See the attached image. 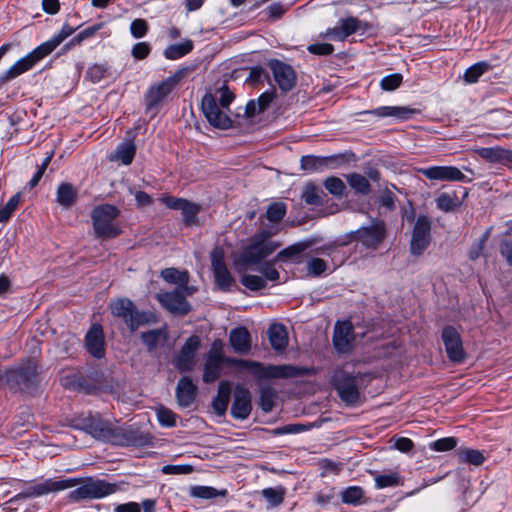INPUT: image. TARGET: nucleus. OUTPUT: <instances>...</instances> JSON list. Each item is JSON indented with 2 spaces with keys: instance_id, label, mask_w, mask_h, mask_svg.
Returning <instances> with one entry per match:
<instances>
[{
  "instance_id": "nucleus-1",
  "label": "nucleus",
  "mask_w": 512,
  "mask_h": 512,
  "mask_svg": "<svg viewBox=\"0 0 512 512\" xmlns=\"http://www.w3.org/2000/svg\"><path fill=\"white\" fill-rule=\"evenodd\" d=\"M223 364L237 366L249 371L257 379H288L312 375L313 368L294 366L291 364L283 365H264L257 361L237 359L223 355L222 341L216 339L211 345V349L206 354L203 381L212 383L217 380L222 371Z\"/></svg>"
},
{
  "instance_id": "nucleus-2",
  "label": "nucleus",
  "mask_w": 512,
  "mask_h": 512,
  "mask_svg": "<svg viewBox=\"0 0 512 512\" xmlns=\"http://www.w3.org/2000/svg\"><path fill=\"white\" fill-rule=\"evenodd\" d=\"M77 485L79 486L68 494V499L71 502L77 503L85 500L102 499L119 490V486L116 483H110L105 479L88 477L84 480L81 478L55 480L49 478L41 483L27 487L25 490L15 495L11 501L37 498L49 493L63 491Z\"/></svg>"
},
{
  "instance_id": "nucleus-3",
  "label": "nucleus",
  "mask_w": 512,
  "mask_h": 512,
  "mask_svg": "<svg viewBox=\"0 0 512 512\" xmlns=\"http://www.w3.org/2000/svg\"><path fill=\"white\" fill-rule=\"evenodd\" d=\"M119 209L111 204L96 206L91 212V220L96 237L112 239L121 234V229L115 222Z\"/></svg>"
},
{
  "instance_id": "nucleus-4",
  "label": "nucleus",
  "mask_w": 512,
  "mask_h": 512,
  "mask_svg": "<svg viewBox=\"0 0 512 512\" xmlns=\"http://www.w3.org/2000/svg\"><path fill=\"white\" fill-rule=\"evenodd\" d=\"M110 308L112 314L121 318L131 332L136 331L140 326L156 322V316L152 312L139 311L127 298L112 301Z\"/></svg>"
},
{
  "instance_id": "nucleus-5",
  "label": "nucleus",
  "mask_w": 512,
  "mask_h": 512,
  "mask_svg": "<svg viewBox=\"0 0 512 512\" xmlns=\"http://www.w3.org/2000/svg\"><path fill=\"white\" fill-rule=\"evenodd\" d=\"M270 237L271 233L266 230L255 235L252 243L241 254L242 263L245 265L260 264L262 260L270 256L280 245L273 241H267Z\"/></svg>"
},
{
  "instance_id": "nucleus-6",
  "label": "nucleus",
  "mask_w": 512,
  "mask_h": 512,
  "mask_svg": "<svg viewBox=\"0 0 512 512\" xmlns=\"http://www.w3.org/2000/svg\"><path fill=\"white\" fill-rule=\"evenodd\" d=\"M78 427L90 434L93 438L115 445L118 426L101 418L99 414H89L81 418Z\"/></svg>"
},
{
  "instance_id": "nucleus-7",
  "label": "nucleus",
  "mask_w": 512,
  "mask_h": 512,
  "mask_svg": "<svg viewBox=\"0 0 512 512\" xmlns=\"http://www.w3.org/2000/svg\"><path fill=\"white\" fill-rule=\"evenodd\" d=\"M332 384L340 399L347 406H354L360 398L357 386V377L344 370L336 371L332 378Z\"/></svg>"
},
{
  "instance_id": "nucleus-8",
  "label": "nucleus",
  "mask_w": 512,
  "mask_h": 512,
  "mask_svg": "<svg viewBox=\"0 0 512 512\" xmlns=\"http://www.w3.org/2000/svg\"><path fill=\"white\" fill-rule=\"evenodd\" d=\"M181 76L177 72L163 81L151 86L145 95L146 112L152 116L156 115L158 107L173 91Z\"/></svg>"
},
{
  "instance_id": "nucleus-9",
  "label": "nucleus",
  "mask_w": 512,
  "mask_h": 512,
  "mask_svg": "<svg viewBox=\"0 0 512 512\" xmlns=\"http://www.w3.org/2000/svg\"><path fill=\"white\" fill-rule=\"evenodd\" d=\"M49 54L44 49V47L40 44L35 49H33L30 53L19 59L16 63H14L9 69L4 71L0 75V84H5L19 75L25 73L32 69L40 60L48 56Z\"/></svg>"
},
{
  "instance_id": "nucleus-10",
  "label": "nucleus",
  "mask_w": 512,
  "mask_h": 512,
  "mask_svg": "<svg viewBox=\"0 0 512 512\" xmlns=\"http://www.w3.org/2000/svg\"><path fill=\"white\" fill-rule=\"evenodd\" d=\"M202 112L209 124L217 129L226 130L232 126V120L224 108L220 107L217 98L211 93L203 96L201 102Z\"/></svg>"
},
{
  "instance_id": "nucleus-11",
  "label": "nucleus",
  "mask_w": 512,
  "mask_h": 512,
  "mask_svg": "<svg viewBox=\"0 0 512 512\" xmlns=\"http://www.w3.org/2000/svg\"><path fill=\"white\" fill-rule=\"evenodd\" d=\"M201 347V339L197 335L190 336L174 356L173 366L180 372L186 373L193 370L196 365L197 352Z\"/></svg>"
},
{
  "instance_id": "nucleus-12",
  "label": "nucleus",
  "mask_w": 512,
  "mask_h": 512,
  "mask_svg": "<svg viewBox=\"0 0 512 512\" xmlns=\"http://www.w3.org/2000/svg\"><path fill=\"white\" fill-rule=\"evenodd\" d=\"M441 339L449 361L454 364H463L466 361L467 354L463 348L459 331L455 327L447 325L442 329Z\"/></svg>"
},
{
  "instance_id": "nucleus-13",
  "label": "nucleus",
  "mask_w": 512,
  "mask_h": 512,
  "mask_svg": "<svg viewBox=\"0 0 512 512\" xmlns=\"http://www.w3.org/2000/svg\"><path fill=\"white\" fill-rule=\"evenodd\" d=\"M210 258L215 284L224 292L231 291L235 286V280L226 266L223 250L221 248L213 249Z\"/></svg>"
},
{
  "instance_id": "nucleus-14",
  "label": "nucleus",
  "mask_w": 512,
  "mask_h": 512,
  "mask_svg": "<svg viewBox=\"0 0 512 512\" xmlns=\"http://www.w3.org/2000/svg\"><path fill=\"white\" fill-rule=\"evenodd\" d=\"M272 72L273 78L283 93L291 91L297 82V75L294 68L276 58L269 59L267 62Z\"/></svg>"
},
{
  "instance_id": "nucleus-15",
  "label": "nucleus",
  "mask_w": 512,
  "mask_h": 512,
  "mask_svg": "<svg viewBox=\"0 0 512 512\" xmlns=\"http://www.w3.org/2000/svg\"><path fill=\"white\" fill-rule=\"evenodd\" d=\"M156 299L173 315L185 316L192 310L190 303L186 300L185 294L180 288H175L170 292L157 293Z\"/></svg>"
},
{
  "instance_id": "nucleus-16",
  "label": "nucleus",
  "mask_w": 512,
  "mask_h": 512,
  "mask_svg": "<svg viewBox=\"0 0 512 512\" xmlns=\"http://www.w3.org/2000/svg\"><path fill=\"white\" fill-rule=\"evenodd\" d=\"M153 437L150 433L142 431L133 425L118 426L115 445L143 447L152 444Z\"/></svg>"
},
{
  "instance_id": "nucleus-17",
  "label": "nucleus",
  "mask_w": 512,
  "mask_h": 512,
  "mask_svg": "<svg viewBox=\"0 0 512 512\" xmlns=\"http://www.w3.org/2000/svg\"><path fill=\"white\" fill-rule=\"evenodd\" d=\"M386 235L385 223L381 220L371 226L362 227L353 232V237L367 249L376 250Z\"/></svg>"
},
{
  "instance_id": "nucleus-18",
  "label": "nucleus",
  "mask_w": 512,
  "mask_h": 512,
  "mask_svg": "<svg viewBox=\"0 0 512 512\" xmlns=\"http://www.w3.org/2000/svg\"><path fill=\"white\" fill-rule=\"evenodd\" d=\"M418 173L430 180L470 183L472 180L455 166H430L419 168Z\"/></svg>"
},
{
  "instance_id": "nucleus-19",
  "label": "nucleus",
  "mask_w": 512,
  "mask_h": 512,
  "mask_svg": "<svg viewBox=\"0 0 512 512\" xmlns=\"http://www.w3.org/2000/svg\"><path fill=\"white\" fill-rule=\"evenodd\" d=\"M468 194V189L462 186H458L450 191L441 192L435 198L436 207L444 213L453 212L461 207Z\"/></svg>"
},
{
  "instance_id": "nucleus-20",
  "label": "nucleus",
  "mask_w": 512,
  "mask_h": 512,
  "mask_svg": "<svg viewBox=\"0 0 512 512\" xmlns=\"http://www.w3.org/2000/svg\"><path fill=\"white\" fill-rule=\"evenodd\" d=\"M342 160L343 157L341 155H306L301 157L300 164L302 170L313 173L336 168Z\"/></svg>"
},
{
  "instance_id": "nucleus-21",
  "label": "nucleus",
  "mask_w": 512,
  "mask_h": 512,
  "mask_svg": "<svg viewBox=\"0 0 512 512\" xmlns=\"http://www.w3.org/2000/svg\"><path fill=\"white\" fill-rule=\"evenodd\" d=\"M252 410L251 393L241 385H238L234 391V399L231 406V415L235 419L245 420L249 417Z\"/></svg>"
},
{
  "instance_id": "nucleus-22",
  "label": "nucleus",
  "mask_w": 512,
  "mask_h": 512,
  "mask_svg": "<svg viewBox=\"0 0 512 512\" xmlns=\"http://www.w3.org/2000/svg\"><path fill=\"white\" fill-rule=\"evenodd\" d=\"M85 347L94 358L105 356V336L100 324H93L85 335Z\"/></svg>"
},
{
  "instance_id": "nucleus-23",
  "label": "nucleus",
  "mask_w": 512,
  "mask_h": 512,
  "mask_svg": "<svg viewBox=\"0 0 512 512\" xmlns=\"http://www.w3.org/2000/svg\"><path fill=\"white\" fill-rule=\"evenodd\" d=\"M354 342V329L350 322H337L333 332V345L339 353L351 351Z\"/></svg>"
},
{
  "instance_id": "nucleus-24",
  "label": "nucleus",
  "mask_w": 512,
  "mask_h": 512,
  "mask_svg": "<svg viewBox=\"0 0 512 512\" xmlns=\"http://www.w3.org/2000/svg\"><path fill=\"white\" fill-rule=\"evenodd\" d=\"M175 396L178 405L182 408L190 407L193 404L197 396V386L190 377L184 376L179 379Z\"/></svg>"
},
{
  "instance_id": "nucleus-25",
  "label": "nucleus",
  "mask_w": 512,
  "mask_h": 512,
  "mask_svg": "<svg viewBox=\"0 0 512 512\" xmlns=\"http://www.w3.org/2000/svg\"><path fill=\"white\" fill-rule=\"evenodd\" d=\"M479 157L487 162L501 165L512 164V150L501 146L482 147L476 150Z\"/></svg>"
},
{
  "instance_id": "nucleus-26",
  "label": "nucleus",
  "mask_w": 512,
  "mask_h": 512,
  "mask_svg": "<svg viewBox=\"0 0 512 512\" xmlns=\"http://www.w3.org/2000/svg\"><path fill=\"white\" fill-rule=\"evenodd\" d=\"M35 378L36 366L33 363H28L7 373L8 382H15L25 388H30L34 384Z\"/></svg>"
},
{
  "instance_id": "nucleus-27",
  "label": "nucleus",
  "mask_w": 512,
  "mask_h": 512,
  "mask_svg": "<svg viewBox=\"0 0 512 512\" xmlns=\"http://www.w3.org/2000/svg\"><path fill=\"white\" fill-rule=\"evenodd\" d=\"M229 342L236 353L247 354L251 349V336L244 326L234 328L230 331Z\"/></svg>"
},
{
  "instance_id": "nucleus-28",
  "label": "nucleus",
  "mask_w": 512,
  "mask_h": 512,
  "mask_svg": "<svg viewBox=\"0 0 512 512\" xmlns=\"http://www.w3.org/2000/svg\"><path fill=\"white\" fill-rule=\"evenodd\" d=\"M269 342L276 351H283L288 345V333L283 324L274 323L267 331Z\"/></svg>"
},
{
  "instance_id": "nucleus-29",
  "label": "nucleus",
  "mask_w": 512,
  "mask_h": 512,
  "mask_svg": "<svg viewBox=\"0 0 512 512\" xmlns=\"http://www.w3.org/2000/svg\"><path fill=\"white\" fill-rule=\"evenodd\" d=\"M77 188L68 182L61 183L56 191V202L64 209L71 208L77 201Z\"/></svg>"
},
{
  "instance_id": "nucleus-30",
  "label": "nucleus",
  "mask_w": 512,
  "mask_h": 512,
  "mask_svg": "<svg viewBox=\"0 0 512 512\" xmlns=\"http://www.w3.org/2000/svg\"><path fill=\"white\" fill-rule=\"evenodd\" d=\"M414 109L401 106H381L368 111L369 114L380 118L393 117L398 120L409 119L414 114Z\"/></svg>"
},
{
  "instance_id": "nucleus-31",
  "label": "nucleus",
  "mask_w": 512,
  "mask_h": 512,
  "mask_svg": "<svg viewBox=\"0 0 512 512\" xmlns=\"http://www.w3.org/2000/svg\"><path fill=\"white\" fill-rule=\"evenodd\" d=\"M314 245L313 239H305L302 241H299L297 243H294L285 249L278 252V254L275 257V261L279 262H287L289 260H294L296 257H298L301 253L306 251L307 249L311 248Z\"/></svg>"
},
{
  "instance_id": "nucleus-32",
  "label": "nucleus",
  "mask_w": 512,
  "mask_h": 512,
  "mask_svg": "<svg viewBox=\"0 0 512 512\" xmlns=\"http://www.w3.org/2000/svg\"><path fill=\"white\" fill-rule=\"evenodd\" d=\"M136 153V145L132 140L121 142L115 151L110 154V161H120L124 165L132 163Z\"/></svg>"
},
{
  "instance_id": "nucleus-33",
  "label": "nucleus",
  "mask_w": 512,
  "mask_h": 512,
  "mask_svg": "<svg viewBox=\"0 0 512 512\" xmlns=\"http://www.w3.org/2000/svg\"><path fill=\"white\" fill-rule=\"evenodd\" d=\"M231 395V384L228 381H221L218 392L213 399L212 406L217 415H224L227 411Z\"/></svg>"
},
{
  "instance_id": "nucleus-34",
  "label": "nucleus",
  "mask_w": 512,
  "mask_h": 512,
  "mask_svg": "<svg viewBox=\"0 0 512 512\" xmlns=\"http://www.w3.org/2000/svg\"><path fill=\"white\" fill-rule=\"evenodd\" d=\"M431 228L432 219L418 215V255L426 250L432 241Z\"/></svg>"
},
{
  "instance_id": "nucleus-35",
  "label": "nucleus",
  "mask_w": 512,
  "mask_h": 512,
  "mask_svg": "<svg viewBox=\"0 0 512 512\" xmlns=\"http://www.w3.org/2000/svg\"><path fill=\"white\" fill-rule=\"evenodd\" d=\"M194 48V43L190 39H186L182 43L171 44L163 52L168 60H177L189 54Z\"/></svg>"
},
{
  "instance_id": "nucleus-36",
  "label": "nucleus",
  "mask_w": 512,
  "mask_h": 512,
  "mask_svg": "<svg viewBox=\"0 0 512 512\" xmlns=\"http://www.w3.org/2000/svg\"><path fill=\"white\" fill-rule=\"evenodd\" d=\"M74 31L75 28L65 23L59 33L55 34L49 40L43 42L41 45L44 47L48 54H51L66 38L71 36Z\"/></svg>"
},
{
  "instance_id": "nucleus-37",
  "label": "nucleus",
  "mask_w": 512,
  "mask_h": 512,
  "mask_svg": "<svg viewBox=\"0 0 512 512\" xmlns=\"http://www.w3.org/2000/svg\"><path fill=\"white\" fill-rule=\"evenodd\" d=\"M259 393L260 408L266 413L271 412L275 406V400L277 397L276 390L270 385H262Z\"/></svg>"
},
{
  "instance_id": "nucleus-38",
  "label": "nucleus",
  "mask_w": 512,
  "mask_h": 512,
  "mask_svg": "<svg viewBox=\"0 0 512 512\" xmlns=\"http://www.w3.org/2000/svg\"><path fill=\"white\" fill-rule=\"evenodd\" d=\"M456 454L462 463L471 464L474 466H480L484 463L485 457L483 453L476 449L471 448H459Z\"/></svg>"
},
{
  "instance_id": "nucleus-39",
  "label": "nucleus",
  "mask_w": 512,
  "mask_h": 512,
  "mask_svg": "<svg viewBox=\"0 0 512 512\" xmlns=\"http://www.w3.org/2000/svg\"><path fill=\"white\" fill-rule=\"evenodd\" d=\"M226 495V489L218 490L211 486L196 485L190 489V496L200 499H214L219 496L225 497Z\"/></svg>"
},
{
  "instance_id": "nucleus-40",
  "label": "nucleus",
  "mask_w": 512,
  "mask_h": 512,
  "mask_svg": "<svg viewBox=\"0 0 512 512\" xmlns=\"http://www.w3.org/2000/svg\"><path fill=\"white\" fill-rule=\"evenodd\" d=\"M346 179L355 193L361 195H368L370 193L371 185L365 176L358 173H351L346 176Z\"/></svg>"
},
{
  "instance_id": "nucleus-41",
  "label": "nucleus",
  "mask_w": 512,
  "mask_h": 512,
  "mask_svg": "<svg viewBox=\"0 0 512 512\" xmlns=\"http://www.w3.org/2000/svg\"><path fill=\"white\" fill-rule=\"evenodd\" d=\"M161 277L168 283L185 286L189 283V274L187 271H179L176 268H166L161 271Z\"/></svg>"
},
{
  "instance_id": "nucleus-42",
  "label": "nucleus",
  "mask_w": 512,
  "mask_h": 512,
  "mask_svg": "<svg viewBox=\"0 0 512 512\" xmlns=\"http://www.w3.org/2000/svg\"><path fill=\"white\" fill-rule=\"evenodd\" d=\"M490 68L491 65L486 61L477 62L466 69L463 79L468 84L476 83Z\"/></svg>"
},
{
  "instance_id": "nucleus-43",
  "label": "nucleus",
  "mask_w": 512,
  "mask_h": 512,
  "mask_svg": "<svg viewBox=\"0 0 512 512\" xmlns=\"http://www.w3.org/2000/svg\"><path fill=\"white\" fill-rule=\"evenodd\" d=\"M200 210V205L185 199L183 205L180 207V211L182 213L183 221L186 226H192L197 223V215L200 212Z\"/></svg>"
},
{
  "instance_id": "nucleus-44",
  "label": "nucleus",
  "mask_w": 512,
  "mask_h": 512,
  "mask_svg": "<svg viewBox=\"0 0 512 512\" xmlns=\"http://www.w3.org/2000/svg\"><path fill=\"white\" fill-rule=\"evenodd\" d=\"M338 24L343 41L352 34L359 32L360 28L362 27L361 21L353 16L340 19Z\"/></svg>"
},
{
  "instance_id": "nucleus-45",
  "label": "nucleus",
  "mask_w": 512,
  "mask_h": 512,
  "mask_svg": "<svg viewBox=\"0 0 512 512\" xmlns=\"http://www.w3.org/2000/svg\"><path fill=\"white\" fill-rule=\"evenodd\" d=\"M285 488L278 487H269L262 490L261 494L264 499L269 503L270 507H277L283 503L285 497Z\"/></svg>"
},
{
  "instance_id": "nucleus-46",
  "label": "nucleus",
  "mask_w": 512,
  "mask_h": 512,
  "mask_svg": "<svg viewBox=\"0 0 512 512\" xmlns=\"http://www.w3.org/2000/svg\"><path fill=\"white\" fill-rule=\"evenodd\" d=\"M364 491L359 486H350L341 492V500L345 504L358 506L362 504Z\"/></svg>"
},
{
  "instance_id": "nucleus-47",
  "label": "nucleus",
  "mask_w": 512,
  "mask_h": 512,
  "mask_svg": "<svg viewBox=\"0 0 512 512\" xmlns=\"http://www.w3.org/2000/svg\"><path fill=\"white\" fill-rule=\"evenodd\" d=\"M322 195L323 191L320 188L308 183L302 194V199L308 205L319 206L323 203Z\"/></svg>"
},
{
  "instance_id": "nucleus-48",
  "label": "nucleus",
  "mask_w": 512,
  "mask_h": 512,
  "mask_svg": "<svg viewBox=\"0 0 512 512\" xmlns=\"http://www.w3.org/2000/svg\"><path fill=\"white\" fill-rule=\"evenodd\" d=\"M375 486L378 489L394 487L401 484V477L396 472L375 475Z\"/></svg>"
},
{
  "instance_id": "nucleus-49",
  "label": "nucleus",
  "mask_w": 512,
  "mask_h": 512,
  "mask_svg": "<svg viewBox=\"0 0 512 512\" xmlns=\"http://www.w3.org/2000/svg\"><path fill=\"white\" fill-rule=\"evenodd\" d=\"M161 337H165L162 329H154L141 333V339L148 351H153L159 344Z\"/></svg>"
},
{
  "instance_id": "nucleus-50",
  "label": "nucleus",
  "mask_w": 512,
  "mask_h": 512,
  "mask_svg": "<svg viewBox=\"0 0 512 512\" xmlns=\"http://www.w3.org/2000/svg\"><path fill=\"white\" fill-rule=\"evenodd\" d=\"M21 200V196L19 193L13 195L5 205L0 206V223H6L15 210L17 209Z\"/></svg>"
},
{
  "instance_id": "nucleus-51",
  "label": "nucleus",
  "mask_w": 512,
  "mask_h": 512,
  "mask_svg": "<svg viewBox=\"0 0 512 512\" xmlns=\"http://www.w3.org/2000/svg\"><path fill=\"white\" fill-rule=\"evenodd\" d=\"M241 284L251 291H260L267 286L264 278L257 275L244 274L240 278Z\"/></svg>"
},
{
  "instance_id": "nucleus-52",
  "label": "nucleus",
  "mask_w": 512,
  "mask_h": 512,
  "mask_svg": "<svg viewBox=\"0 0 512 512\" xmlns=\"http://www.w3.org/2000/svg\"><path fill=\"white\" fill-rule=\"evenodd\" d=\"M278 261H275V258L270 261H265L263 263H260V266L258 267V271L263 275L262 278L265 279V281H272L276 282L279 280L280 274L278 270L275 268V264Z\"/></svg>"
},
{
  "instance_id": "nucleus-53",
  "label": "nucleus",
  "mask_w": 512,
  "mask_h": 512,
  "mask_svg": "<svg viewBox=\"0 0 512 512\" xmlns=\"http://www.w3.org/2000/svg\"><path fill=\"white\" fill-rule=\"evenodd\" d=\"M323 184L326 190L335 197H342L346 189L345 183L335 176L326 178Z\"/></svg>"
},
{
  "instance_id": "nucleus-54",
  "label": "nucleus",
  "mask_w": 512,
  "mask_h": 512,
  "mask_svg": "<svg viewBox=\"0 0 512 512\" xmlns=\"http://www.w3.org/2000/svg\"><path fill=\"white\" fill-rule=\"evenodd\" d=\"M157 419L161 426L163 427H174L176 426V417L177 415L170 409L160 406L156 410Z\"/></svg>"
},
{
  "instance_id": "nucleus-55",
  "label": "nucleus",
  "mask_w": 512,
  "mask_h": 512,
  "mask_svg": "<svg viewBox=\"0 0 512 512\" xmlns=\"http://www.w3.org/2000/svg\"><path fill=\"white\" fill-rule=\"evenodd\" d=\"M109 75L110 73L108 67L103 64H94L89 67L86 72L87 78L90 79L93 83H99Z\"/></svg>"
},
{
  "instance_id": "nucleus-56",
  "label": "nucleus",
  "mask_w": 512,
  "mask_h": 512,
  "mask_svg": "<svg viewBox=\"0 0 512 512\" xmlns=\"http://www.w3.org/2000/svg\"><path fill=\"white\" fill-rule=\"evenodd\" d=\"M286 214V205L282 202H275L268 206L266 217L271 222H280Z\"/></svg>"
},
{
  "instance_id": "nucleus-57",
  "label": "nucleus",
  "mask_w": 512,
  "mask_h": 512,
  "mask_svg": "<svg viewBox=\"0 0 512 512\" xmlns=\"http://www.w3.org/2000/svg\"><path fill=\"white\" fill-rule=\"evenodd\" d=\"M306 269L308 275L318 277L328 269V265L327 262L321 258H312L307 261Z\"/></svg>"
},
{
  "instance_id": "nucleus-58",
  "label": "nucleus",
  "mask_w": 512,
  "mask_h": 512,
  "mask_svg": "<svg viewBox=\"0 0 512 512\" xmlns=\"http://www.w3.org/2000/svg\"><path fill=\"white\" fill-rule=\"evenodd\" d=\"M458 440L455 437H445L438 439L436 441H433L429 444V447L432 450L438 451V452H445L450 451L454 449L457 446Z\"/></svg>"
},
{
  "instance_id": "nucleus-59",
  "label": "nucleus",
  "mask_w": 512,
  "mask_h": 512,
  "mask_svg": "<svg viewBox=\"0 0 512 512\" xmlns=\"http://www.w3.org/2000/svg\"><path fill=\"white\" fill-rule=\"evenodd\" d=\"M403 80L400 73H394L383 77L380 81V87L384 91H394L397 89Z\"/></svg>"
},
{
  "instance_id": "nucleus-60",
  "label": "nucleus",
  "mask_w": 512,
  "mask_h": 512,
  "mask_svg": "<svg viewBox=\"0 0 512 512\" xmlns=\"http://www.w3.org/2000/svg\"><path fill=\"white\" fill-rule=\"evenodd\" d=\"M147 31L148 24L144 19H135L130 24V33L136 39L144 37Z\"/></svg>"
},
{
  "instance_id": "nucleus-61",
  "label": "nucleus",
  "mask_w": 512,
  "mask_h": 512,
  "mask_svg": "<svg viewBox=\"0 0 512 512\" xmlns=\"http://www.w3.org/2000/svg\"><path fill=\"white\" fill-rule=\"evenodd\" d=\"M307 50L313 55L329 56L334 52V46L330 43H314L307 47Z\"/></svg>"
},
{
  "instance_id": "nucleus-62",
  "label": "nucleus",
  "mask_w": 512,
  "mask_h": 512,
  "mask_svg": "<svg viewBox=\"0 0 512 512\" xmlns=\"http://www.w3.org/2000/svg\"><path fill=\"white\" fill-rule=\"evenodd\" d=\"M276 97V91L274 89L263 92L256 101L258 111L264 112L270 105V103Z\"/></svg>"
},
{
  "instance_id": "nucleus-63",
  "label": "nucleus",
  "mask_w": 512,
  "mask_h": 512,
  "mask_svg": "<svg viewBox=\"0 0 512 512\" xmlns=\"http://www.w3.org/2000/svg\"><path fill=\"white\" fill-rule=\"evenodd\" d=\"M103 26V23H97L89 26L74 36V41L82 43L83 41L93 37Z\"/></svg>"
},
{
  "instance_id": "nucleus-64",
  "label": "nucleus",
  "mask_w": 512,
  "mask_h": 512,
  "mask_svg": "<svg viewBox=\"0 0 512 512\" xmlns=\"http://www.w3.org/2000/svg\"><path fill=\"white\" fill-rule=\"evenodd\" d=\"M151 51V46L147 42L136 43L131 50L132 56L137 60L145 59Z\"/></svg>"
}]
</instances>
